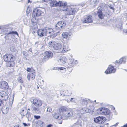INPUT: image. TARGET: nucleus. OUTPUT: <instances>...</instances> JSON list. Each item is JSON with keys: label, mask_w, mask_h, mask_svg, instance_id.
I'll return each instance as SVG.
<instances>
[{"label": "nucleus", "mask_w": 127, "mask_h": 127, "mask_svg": "<svg viewBox=\"0 0 127 127\" xmlns=\"http://www.w3.org/2000/svg\"><path fill=\"white\" fill-rule=\"evenodd\" d=\"M124 16L126 20H127V13L124 14Z\"/></svg>", "instance_id": "nucleus-61"}, {"label": "nucleus", "mask_w": 127, "mask_h": 127, "mask_svg": "<svg viewBox=\"0 0 127 127\" xmlns=\"http://www.w3.org/2000/svg\"><path fill=\"white\" fill-rule=\"evenodd\" d=\"M67 108L65 106H62L60 107L58 109L59 112L60 113H63L64 112H65L67 110Z\"/></svg>", "instance_id": "nucleus-19"}, {"label": "nucleus", "mask_w": 127, "mask_h": 127, "mask_svg": "<svg viewBox=\"0 0 127 127\" xmlns=\"http://www.w3.org/2000/svg\"><path fill=\"white\" fill-rule=\"evenodd\" d=\"M75 98H72L70 100V101L74 102L75 101Z\"/></svg>", "instance_id": "nucleus-52"}, {"label": "nucleus", "mask_w": 127, "mask_h": 127, "mask_svg": "<svg viewBox=\"0 0 127 127\" xmlns=\"http://www.w3.org/2000/svg\"><path fill=\"white\" fill-rule=\"evenodd\" d=\"M0 27H1V29L2 31L3 32H8L9 30V27L8 25L0 26Z\"/></svg>", "instance_id": "nucleus-20"}, {"label": "nucleus", "mask_w": 127, "mask_h": 127, "mask_svg": "<svg viewBox=\"0 0 127 127\" xmlns=\"http://www.w3.org/2000/svg\"><path fill=\"white\" fill-rule=\"evenodd\" d=\"M65 67H58V69H59L60 70H64V71L65 72L66 71V69L67 68L65 67Z\"/></svg>", "instance_id": "nucleus-42"}, {"label": "nucleus", "mask_w": 127, "mask_h": 127, "mask_svg": "<svg viewBox=\"0 0 127 127\" xmlns=\"http://www.w3.org/2000/svg\"><path fill=\"white\" fill-rule=\"evenodd\" d=\"M66 59L65 57H63L60 58V59L58 60V62L61 65L63 64L66 63Z\"/></svg>", "instance_id": "nucleus-21"}, {"label": "nucleus", "mask_w": 127, "mask_h": 127, "mask_svg": "<svg viewBox=\"0 0 127 127\" xmlns=\"http://www.w3.org/2000/svg\"><path fill=\"white\" fill-rule=\"evenodd\" d=\"M34 74L35 75V72L34 70H33V71H32V72L31 73V76H32V75H33V74Z\"/></svg>", "instance_id": "nucleus-57"}, {"label": "nucleus", "mask_w": 127, "mask_h": 127, "mask_svg": "<svg viewBox=\"0 0 127 127\" xmlns=\"http://www.w3.org/2000/svg\"><path fill=\"white\" fill-rule=\"evenodd\" d=\"M97 111L102 115H108L110 113L109 109L105 107H101L99 108L97 110Z\"/></svg>", "instance_id": "nucleus-8"}, {"label": "nucleus", "mask_w": 127, "mask_h": 127, "mask_svg": "<svg viewBox=\"0 0 127 127\" xmlns=\"http://www.w3.org/2000/svg\"><path fill=\"white\" fill-rule=\"evenodd\" d=\"M15 60H11L10 61H7V63L6 64L7 66L10 67L13 66L15 64V63L14 62V61Z\"/></svg>", "instance_id": "nucleus-18"}, {"label": "nucleus", "mask_w": 127, "mask_h": 127, "mask_svg": "<svg viewBox=\"0 0 127 127\" xmlns=\"http://www.w3.org/2000/svg\"><path fill=\"white\" fill-rule=\"evenodd\" d=\"M101 120H94V121L96 123L98 124H102L104 123V122H105L106 120H105L101 121Z\"/></svg>", "instance_id": "nucleus-32"}, {"label": "nucleus", "mask_w": 127, "mask_h": 127, "mask_svg": "<svg viewBox=\"0 0 127 127\" xmlns=\"http://www.w3.org/2000/svg\"><path fill=\"white\" fill-rule=\"evenodd\" d=\"M37 35L39 36L42 37L46 35L45 28L38 30L37 31Z\"/></svg>", "instance_id": "nucleus-16"}, {"label": "nucleus", "mask_w": 127, "mask_h": 127, "mask_svg": "<svg viewBox=\"0 0 127 127\" xmlns=\"http://www.w3.org/2000/svg\"><path fill=\"white\" fill-rule=\"evenodd\" d=\"M116 26L119 29L121 30L122 29V22L120 21L116 25Z\"/></svg>", "instance_id": "nucleus-35"}, {"label": "nucleus", "mask_w": 127, "mask_h": 127, "mask_svg": "<svg viewBox=\"0 0 127 127\" xmlns=\"http://www.w3.org/2000/svg\"><path fill=\"white\" fill-rule=\"evenodd\" d=\"M39 107L33 105L31 106L30 109L32 111L34 112L37 114H39L40 113V111Z\"/></svg>", "instance_id": "nucleus-17"}, {"label": "nucleus", "mask_w": 127, "mask_h": 127, "mask_svg": "<svg viewBox=\"0 0 127 127\" xmlns=\"http://www.w3.org/2000/svg\"><path fill=\"white\" fill-rule=\"evenodd\" d=\"M15 56L13 55L12 54H6L3 56L4 60L6 62L9 61L11 60H15Z\"/></svg>", "instance_id": "nucleus-10"}, {"label": "nucleus", "mask_w": 127, "mask_h": 127, "mask_svg": "<svg viewBox=\"0 0 127 127\" xmlns=\"http://www.w3.org/2000/svg\"><path fill=\"white\" fill-rule=\"evenodd\" d=\"M36 125L38 127H42L44 125L43 122L41 120H38L36 122Z\"/></svg>", "instance_id": "nucleus-27"}, {"label": "nucleus", "mask_w": 127, "mask_h": 127, "mask_svg": "<svg viewBox=\"0 0 127 127\" xmlns=\"http://www.w3.org/2000/svg\"><path fill=\"white\" fill-rule=\"evenodd\" d=\"M42 13V11L40 9L38 8H34L33 9L32 13V16L35 17L40 16Z\"/></svg>", "instance_id": "nucleus-9"}, {"label": "nucleus", "mask_w": 127, "mask_h": 127, "mask_svg": "<svg viewBox=\"0 0 127 127\" xmlns=\"http://www.w3.org/2000/svg\"><path fill=\"white\" fill-rule=\"evenodd\" d=\"M56 42L54 41H50L48 44V46L50 49H53Z\"/></svg>", "instance_id": "nucleus-24"}, {"label": "nucleus", "mask_w": 127, "mask_h": 127, "mask_svg": "<svg viewBox=\"0 0 127 127\" xmlns=\"http://www.w3.org/2000/svg\"><path fill=\"white\" fill-rule=\"evenodd\" d=\"M13 127H21L19 125H15Z\"/></svg>", "instance_id": "nucleus-62"}, {"label": "nucleus", "mask_w": 127, "mask_h": 127, "mask_svg": "<svg viewBox=\"0 0 127 127\" xmlns=\"http://www.w3.org/2000/svg\"><path fill=\"white\" fill-rule=\"evenodd\" d=\"M118 124V123H116L115 124L112 125V127H113L116 126H117Z\"/></svg>", "instance_id": "nucleus-60"}, {"label": "nucleus", "mask_w": 127, "mask_h": 127, "mask_svg": "<svg viewBox=\"0 0 127 127\" xmlns=\"http://www.w3.org/2000/svg\"><path fill=\"white\" fill-rule=\"evenodd\" d=\"M0 87L4 90L8 89L9 88L8 83L5 81H2L0 82Z\"/></svg>", "instance_id": "nucleus-14"}, {"label": "nucleus", "mask_w": 127, "mask_h": 127, "mask_svg": "<svg viewBox=\"0 0 127 127\" xmlns=\"http://www.w3.org/2000/svg\"><path fill=\"white\" fill-rule=\"evenodd\" d=\"M53 49L56 51L55 52L59 53H61L63 51H66L68 50L65 48L64 45L63 47H62V45L60 43H56Z\"/></svg>", "instance_id": "nucleus-6"}, {"label": "nucleus", "mask_w": 127, "mask_h": 127, "mask_svg": "<svg viewBox=\"0 0 127 127\" xmlns=\"http://www.w3.org/2000/svg\"><path fill=\"white\" fill-rule=\"evenodd\" d=\"M105 73L106 74L111 73V65H109L107 69L105 71Z\"/></svg>", "instance_id": "nucleus-29"}, {"label": "nucleus", "mask_w": 127, "mask_h": 127, "mask_svg": "<svg viewBox=\"0 0 127 127\" xmlns=\"http://www.w3.org/2000/svg\"><path fill=\"white\" fill-rule=\"evenodd\" d=\"M53 116L54 118L56 119H61L62 118V116L56 112H54Z\"/></svg>", "instance_id": "nucleus-25"}, {"label": "nucleus", "mask_w": 127, "mask_h": 127, "mask_svg": "<svg viewBox=\"0 0 127 127\" xmlns=\"http://www.w3.org/2000/svg\"><path fill=\"white\" fill-rule=\"evenodd\" d=\"M92 17V16L91 15H89L85 17L83 20V23H92L93 20Z\"/></svg>", "instance_id": "nucleus-15"}, {"label": "nucleus", "mask_w": 127, "mask_h": 127, "mask_svg": "<svg viewBox=\"0 0 127 127\" xmlns=\"http://www.w3.org/2000/svg\"><path fill=\"white\" fill-rule=\"evenodd\" d=\"M123 33L125 34V35H127V29H124L123 31Z\"/></svg>", "instance_id": "nucleus-49"}, {"label": "nucleus", "mask_w": 127, "mask_h": 127, "mask_svg": "<svg viewBox=\"0 0 127 127\" xmlns=\"http://www.w3.org/2000/svg\"><path fill=\"white\" fill-rule=\"evenodd\" d=\"M33 18L31 19V22L32 23V24L35 27H36L37 26V25L38 22V19H36V17H32Z\"/></svg>", "instance_id": "nucleus-23"}, {"label": "nucleus", "mask_w": 127, "mask_h": 127, "mask_svg": "<svg viewBox=\"0 0 127 127\" xmlns=\"http://www.w3.org/2000/svg\"><path fill=\"white\" fill-rule=\"evenodd\" d=\"M62 37L63 38H67L68 37V36H70V35H69V34L67 32H64L62 34Z\"/></svg>", "instance_id": "nucleus-33"}, {"label": "nucleus", "mask_w": 127, "mask_h": 127, "mask_svg": "<svg viewBox=\"0 0 127 127\" xmlns=\"http://www.w3.org/2000/svg\"><path fill=\"white\" fill-rule=\"evenodd\" d=\"M34 117L35 119H39L41 118L40 116L39 115H34Z\"/></svg>", "instance_id": "nucleus-43"}, {"label": "nucleus", "mask_w": 127, "mask_h": 127, "mask_svg": "<svg viewBox=\"0 0 127 127\" xmlns=\"http://www.w3.org/2000/svg\"><path fill=\"white\" fill-rule=\"evenodd\" d=\"M90 111L89 109L84 108L81 109L80 110V112L81 114H84L87 113H88Z\"/></svg>", "instance_id": "nucleus-26"}, {"label": "nucleus", "mask_w": 127, "mask_h": 127, "mask_svg": "<svg viewBox=\"0 0 127 127\" xmlns=\"http://www.w3.org/2000/svg\"><path fill=\"white\" fill-rule=\"evenodd\" d=\"M111 5L109 4V5L106 4L104 3H102L100 5V6L101 9H98L97 11V14L99 19H103L104 17V15L102 11V9H104V8H107L108 11V8L111 9Z\"/></svg>", "instance_id": "nucleus-2"}, {"label": "nucleus", "mask_w": 127, "mask_h": 127, "mask_svg": "<svg viewBox=\"0 0 127 127\" xmlns=\"http://www.w3.org/2000/svg\"><path fill=\"white\" fill-rule=\"evenodd\" d=\"M52 110V109L51 107H49L47 108L46 111L47 112H50Z\"/></svg>", "instance_id": "nucleus-45"}, {"label": "nucleus", "mask_w": 127, "mask_h": 127, "mask_svg": "<svg viewBox=\"0 0 127 127\" xmlns=\"http://www.w3.org/2000/svg\"><path fill=\"white\" fill-rule=\"evenodd\" d=\"M89 1V3L90 4L95 6V3L96 1V0H90Z\"/></svg>", "instance_id": "nucleus-38"}, {"label": "nucleus", "mask_w": 127, "mask_h": 127, "mask_svg": "<svg viewBox=\"0 0 127 127\" xmlns=\"http://www.w3.org/2000/svg\"><path fill=\"white\" fill-rule=\"evenodd\" d=\"M50 5L52 7H56L57 6L65 7L67 5V2H64L62 1L57 2L55 0H53L50 2Z\"/></svg>", "instance_id": "nucleus-4"}, {"label": "nucleus", "mask_w": 127, "mask_h": 127, "mask_svg": "<svg viewBox=\"0 0 127 127\" xmlns=\"http://www.w3.org/2000/svg\"><path fill=\"white\" fill-rule=\"evenodd\" d=\"M39 44V42H36L35 43V44L34 45H35L36 46H36H37Z\"/></svg>", "instance_id": "nucleus-64"}, {"label": "nucleus", "mask_w": 127, "mask_h": 127, "mask_svg": "<svg viewBox=\"0 0 127 127\" xmlns=\"http://www.w3.org/2000/svg\"><path fill=\"white\" fill-rule=\"evenodd\" d=\"M0 98V106H1L3 103V101Z\"/></svg>", "instance_id": "nucleus-55"}, {"label": "nucleus", "mask_w": 127, "mask_h": 127, "mask_svg": "<svg viewBox=\"0 0 127 127\" xmlns=\"http://www.w3.org/2000/svg\"><path fill=\"white\" fill-rule=\"evenodd\" d=\"M50 58H49L48 56H47V55H46L44 56L43 58V59L45 60H47Z\"/></svg>", "instance_id": "nucleus-46"}, {"label": "nucleus", "mask_w": 127, "mask_h": 127, "mask_svg": "<svg viewBox=\"0 0 127 127\" xmlns=\"http://www.w3.org/2000/svg\"><path fill=\"white\" fill-rule=\"evenodd\" d=\"M39 82L41 84V85H43L44 83V81L43 80H40L39 81Z\"/></svg>", "instance_id": "nucleus-54"}, {"label": "nucleus", "mask_w": 127, "mask_h": 127, "mask_svg": "<svg viewBox=\"0 0 127 127\" xmlns=\"http://www.w3.org/2000/svg\"><path fill=\"white\" fill-rule=\"evenodd\" d=\"M66 25V23L65 22L60 21L55 25L54 28L56 30H58L60 31V30L64 28Z\"/></svg>", "instance_id": "nucleus-7"}, {"label": "nucleus", "mask_w": 127, "mask_h": 127, "mask_svg": "<svg viewBox=\"0 0 127 127\" xmlns=\"http://www.w3.org/2000/svg\"><path fill=\"white\" fill-rule=\"evenodd\" d=\"M1 109L2 112L3 114H5L6 113L8 110V107H7L6 106H4Z\"/></svg>", "instance_id": "nucleus-30"}, {"label": "nucleus", "mask_w": 127, "mask_h": 127, "mask_svg": "<svg viewBox=\"0 0 127 127\" xmlns=\"http://www.w3.org/2000/svg\"><path fill=\"white\" fill-rule=\"evenodd\" d=\"M6 34H7V35L9 34H14L17 35H18V33L17 31H11L9 32L6 33Z\"/></svg>", "instance_id": "nucleus-37"}, {"label": "nucleus", "mask_w": 127, "mask_h": 127, "mask_svg": "<svg viewBox=\"0 0 127 127\" xmlns=\"http://www.w3.org/2000/svg\"><path fill=\"white\" fill-rule=\"evenodd\" d=\"M45 54L46 55L48 56V57L50 58H51L52 57L53 54L52 52L51 51H46L45 53Z\"/></svg>", "instance_id": "nucleus-31"}, {"label": "nucleus", "mask_w": 127, "mask_h": 127, "mask_svg": "<svg viewBox=\"0 0 127 127\" xmlns=\"http://www.w3.org/2000/svg\"><path fill=\"white\" fill-rule=\"evenodd\" d=\"M53 0H43V1L44 2H46L48 1H50L51 2Z\"/></svg>", "instance_id": "nucleus-63"}, {"label": "nucleus", "mask_w": 127, "mask_h": 127, "mask_svg": "<svg viewBox=\"0 0 127 127\" xmlns=\"http://www.w3.org/2000/svg\"><path fill=\"white\" fill-rule=\"evenodd\" d=\"M53 126V125L51 124H49L47 126V127H51Z\"/></svg>", "instance_id": "nucleus-58"}, {"label": "nucleus", "mask_w": 127, "mask_h": 127, "mask_svg": "<svg viewBox=\"0 0 127 127\" xmlns=\"http://www.w3.org/2000/svg\"><path fill=\"white\" fill-rule=\"evenodd\" d=\"M44 28L46 35H47L48 33L50 34L51 33H53L54 32L53 29L51 28L46 27Z\"/></svg>", "instance_id": "nucleus-22"}, {"label": "nucleus", "mask_w": 127, "mask_h": 127, "mask_svg": "<svg viewBox=\"0 0 127 127\" xmlns=\"http://www.w3.org/2000/svg\"><path fill=\"white\" fill-rule=\"evenodd\" d=\"M126 59V57L124 56L120 58L119 60H116L115 62H113V65H112V73H114L116 71V68L114 67H118L121 64H125Z\"/></svg>", "instance_id": "nucleus-1"}, {"label": "nucleus", "mask_w": 127, "mask_h": 127, "mask_svg": "<svg viewBox=\"0 0 127 127\" xmlns=\"http://www.w3.org/2000/svg\"><path fill=\"white\" fill-rule=\"evenodd\" d=\"M8 95L6 92L2 91L0 92V98L2 100L6 101L8 98Z\"/></svg>", "instance_id": "nucleus-12"}, {"label": "nucleus", "mask_w": 127, "mask_h": 127, "mask_svg": "<svg viewBox=\"0 0 127 127\" xmlns=\"http://www.w3.org/2000/svg\"><path fill=\"white\" fill-rule=\"evenodd\" d=\"M32 70V69L28 67L26 69L27 71L29 72H31V70Z\"/></svg>", "instance_id": "nucleus-51"}, {"label": "nucleus", "mask_w": 127, "mask_h": 127, "mask_svg": "<svg viewBox=\"0 0 127 127\" xmlns=\"http://www.w3.org/2000/svg\"><path fill=\"white\" fill-rule=\"evenodd\" d=\"M24 56H26L27 55V52L25 51H23L22 52Z\"/></svg>", "instance_id": "nucleus-56"}, {"label": "nucleus", "mask_w": 127, "mask_h": 127, "mask_svg": "<svg viewBox=\"0 0 127 127\" xmlns=\"http://www.w3.org/2000/svg\"><path fill=\"white\" fill-rule=\"evenodd\" d=\"M73 115V111L71 109L66 110L64 116L67 118L70 119Z\"/></svg>", "instance_id": "nucleus-11"}, {"label": "nucleus", "mask_w": 127, "mask_h": 127, "mask_svg": "<svg viewBox=\"0 0 127 127\" xmlns=\"http://www.w3.org/2000/svg\"><path fill=\"white\" fill-rule=\"evenodd\" d=\"M33 103L35 106L39 107L41 106L42 104V101L40 99L35 98L33 101Z\"/></svg>", "instance_id": "nucleus-13"}, {"label": "nucleus", "mask_w": 127, "mask_h": 127, "mask_svg": "<svg viewBox=\"0 0 127 127\" xmlns=\"http://www.w3.org/2000/svg\"><path fill=\"white\" fill-rule=\"evenodd\" d=\"M78 63L77 60H74L72 59H69L68 60V63L66 64L65 66L68 71L69 72H71L73 69L72 67L76 65Z\"/></svg>", "instance_id": "nucleus-3"}, {"label": "nucleus", "mask_w": 127, "mask_h": 127, "mask_svg": "<svg viewBox=\"0 0 127 127\" xmlns=\"http://www.w3.org/2000/svg\"><path fill=\"white\" fill-rule=\"evenodd\" d=\"M64 91H61L60 92V94L62 96H65Z\"/></svg>", "instance_id": "nucleus-47"}, {"label": "nucleus", "mask_w": 127, "mask_h": 127, "mask_svg": "<svg viewBox=\"0 0 127 127\" xmlns=\"http://www.w3.org/2000/svg\"><path fill=\"white\" fill-rule=\"evenodd\" d=\"M30 12V8L28 7L27 8L26 10V12L27 13L29 14Z\"/></svg>", "instance_id": "nucleus-50"}, {"label": "nucleus", "mask_w": 127, "mask_h": 127, "mask_svg": "<svg viewBox=\"0 0 127 127\" xmlns=\"http://www.w3.org/2000/svg\"><path fill=\"white\" fill-rule=\"evenodd\" d=\"M59 32V31H58L57 32L53 34H52L50 36L51 38H53L55 37L57 35V34Z\"/></svg>", "instance_id": "nucleus-40"}, {"label": "nucleus", "mask_w": 127, "mask_h": 127, "mask_svg": "<svg viewBox=\"0 0 127 127\" xmlns=\"http://www.w3.org/2000/svg\"><path fill=\"white\" fill-rule=\"evenodd\" d=\"M88 101L86 99H82L80 100V103L82 105H86L88 103Z\"/></svg>", "instance_id": "nucleus-34"}, {"label": "nucleus", "mask_w": 127, "mask_h": 127, "mask_svg": "<svg viewBox=\"0 0 127 127\" xmlns=\"http://www.w3.org/2000/svg\"><path fill=\"white\" fill-rule=\"evenodd\" d=\"M62 10L63 11L66 12L67 14L69 15L74 14L76 11L75 8L69 6H67V5L65 7H63Z\"/></svg>", "instance_id": "nucleus-5"}, {"label": "nucleus", "mask_w": 127, "mask_h": 127, "mask_svg": "<svg viewBox=\"0 0 127 127\" xmlns=\"http://www.w3.org/2000/svg\"><path fill=\"white\" fill-rule=\"evenodd\" d=\"M65 93V95L66 96H69L71 95V92L69 91L66 90L64 91Z\"/></svg>", "instance_id": "nucleus-36"}, {"label": "nucleus", "mask_w": 127, "mask_h": 127, "mask_svg": "<svg viewBox=\"0 0 127 127\" xmlns=\"http://www.w3.org/2000/svg\"><path fill=\"white\" fill-rule=\"evenodd\" d=\"M26 117L28 119H29L30 118V117L31 116V114L30 113H28V112L27 113V114L26 115Z\"/></svg>", "instance_id": "nucleus-48"}, {"label": "nucleus", "mask_w": 127, "mask_h": 127, "mask_svg": "<svg viewBox=\"0 0 127 127\" xmlns=\"http://www.w3.org/2000/svg\"><path fill=\"white\" fill-rule=\"evenodd\" d=\"M18 82L21 83H23V81L22 78L21 77H19L18 78Z\"/></svg>", "instance_id": "nucleus-44"}, {"label": "nucleus", "mask_w": 127, "mask_h": 127, "mask_svg": "<svg viewBox=\"0 0 127 127\" xmlns=\"http://www.w3.org/2000/svg\"><path fill=\"white\" fill-rule=\"evenodd\" d=\"M28 110L27 109L25 108L24 109H22L21 112H20V114L21 116L23 117V116H25L28 113Z\"/></svg>", "instance_id": "nucleus-28"}, {"label": "nucleus", "mask_w": 127, "mask_h": 127, "mask_svg": "<svg viewBox=\"0 0 127 127\" xmlns=\"http://www.w3.org/2000/svg\"><path fill=\"white\" fill-rule=\"evenodd\" d=\"M35 74H33V75L31 77L32 78V79H33L35 78Z\"/></svg>", "instance_id": "nucleus-59"}, {"label": "nucleus", "mask_w": 127, "mask_h": 127, "mask_svg": "<svg viewBox=\"0 0 127 127\" xmlns=\"http://www.w3.org/2000/svg\"><path fill=\"white\" fill-rule=\"evenodd\" d=\"M104 118H105V119H106V118L104 117L103 116H99L97 117L96 118L95 117L94 118V119H105Z\"/></svg>", "instance_id": "nucleus-41"}, {"label": "nucleus", "mask_w": 127, "mask_h": 127, "mask_svg": "<svg viewBox=\"0 0 127 127\" xmlns=\"http://www.w3.org/2000/svg\"><path fill=\"white\" fill-rule=\"evenodd\" d=\"M115 108L114 107L113 105H112V111H113V113L115 115H117V113L116 111L115 110Z\"/></svg>", "instance_id": "nucleus-39"}, {"label": "nucleus", "mask_w": 127, "mask_h": 127, "mask_svg": "<svg viewBox=\"0 0 127 127\" xmlns=\"http://www.w3.org/2000/svg\"><path fill=\"white\" fill-rule=\"evenodd\" d=\"M57 122L59 124H61L62 123V120H58Z\"/></svg>", "instance_id": "nucleus-53"}]
</instances>
